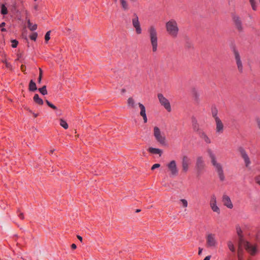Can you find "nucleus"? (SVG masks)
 <instances>
[{
	"instance_id": "4d7b16f0",
	"label": "nucleus",
	"mask_w": 260,
	"mask_h": 260,
	"mask_svg": "<svg viewBox=\"0 0 260 260\" xmlns=\"http://www.w3.org/2000/svg\"><path fill=\"white\" fill-rule=\"evenodd\" d=\"M55 151V149H52L50 151V154H52L53 152Z\"/></svg>"
},
{
	"instance_id": "412c9836",
	"label": "nucleus",
	"mask_w": 260,
	"mask_h": 260,
	"mask_svg": "<svg viewBox=\"0 0 260 260\" xmlns=\"http://www.w3.org/2000/svg\"><path fill=\"white\" fill-rule=\"evenodd\" d=\"M148 151L150 153H151L153 154H159V156H160L162 153L161 150H160L158 148L150 147L148 149Z\"/></svg>"
},
{
	"instance_id": "f3484780",
	"label": "nucleus",
	"mask_w": 260,
	"mask_h": 260,
	"mask_svg": "<svg viewBox=\"0 0 260 260\" xmlns=\"http://www.w3.org/2000/svg\"><path fill=\"white\" fill-rule=\"evenodd\" d=\"M215 122L216 133L219 134L222 133L223 131V124L222 121L219 118H216Z\"/></svg>"
},
{
	"instance_id": "052dcab7",
	"label": "nucleus",
	"mask_w": 260,
	"mask_h": 260,
	"mask_svg": "<svg viewBox=\"0 0 260 260\" xmlns=\"http://www.w3.org/2000/svg\"><path fill=\"white\" fill-rule=\"evenodd\" d=\"M37 115H38L37 114H35V117H37Z\"/></svg>"
},
{
	"instance_id": "c03bdc74",
	"label": "nucleus",
	"mask_w": 260,
	"mask_h": 260,
	"mask_svg": "<svg viewBox=\"0 0 260 260\" xmlns=\"http://www.w3.org/2000/svg\"><path fill=\"white\" fill-rule=\"evenodd\" d=\"M25 69H26V67H25V66H24V65H22V66H21V71H22V72H25Z\"/></svg>"
},
{
	"instance_id": "f704fd0d",
	"label": "nucleus",
	"mask_w": 260,
	"mask_h": 260,
	"mask_svg": "<svg viewBox=\"0 0 260 260\" xmlns=\"http://www.w3.org/2000/svg\"><path fill=\"white\" fill-rule=\"evenodd\" d=\"M212 116L214 118L215 120H216V118H218L217 116V111L216 109H214L212 110Z\"/></svg>"
},
{
	"instance_id": "423d86ee",
	"label": "nucleus",
	"mask_w": 260,
	"mask_h": 260,
	"mask_svg": "<svg viewBox=\"0 0 260 260\" xmlns=\"http://www.w3.org/2000/svg\"><path fill=\"white\" fill-rule=\"evenodd\" d=\"M206 239L207 247L215 248L217 246L218 242L215 234L212 233L207 234Z\"/></svg>"
},
{
	"instance_id": "864d4df0",
	"label": "nucleus",
	"mask_w": 260,
	"mask_h": 260,
	"mask_svg": "<svg viewBox=\"0 0 260 260\" xmlns=\"http://www.w3.org/2000/svg\"><path fill=\"white\" fill-rule=\"evenodd\" d=\"M77 238L81 241H82V238L80 236H77Z\"/></svg>"
},
{
	"instance_id": "bb28decb",
	"label": "nucleus",
	"mask_w": 260,
	"mask_h": 260,
	"mask_svg": "<svg viewBox=\"0 0 260 260\" xmlns=\"http://www.w3.org/2000/svg\"><path fill=\"white\" fill-rule=\"evenodd\" d=\"M193 128L194 131L198 132L199 133L200 132H201L200 130L199 125V124L197 123V121H193Z\"/></svg>"
},
{
	"instance_id": "13d9d810",
	"label": "nucleus",
	"mask_w": 260,
	"mask_h": 260,
	"mask_svg": "<svg viewBox=\"0 0 260 260\" xmlns=\"http://www.w3.org/2000/svg\"><path fill=\"white\" fill-rule=\"evenodd\" d=\"M131 2H136L137 0H129Z\"/></svg>"
},
{
	"instance_id": "2eb2a0df",
	"label": "nucleus",
	"mask_w": 260,
	"mask_h": 260,
	"mask_svg": "<svg viewBox=\"0 0 260 260\" xmlns=\"http://www.w3.org/2000/svg\"><path fill=\"white\" fill-rule=\"evenodd\" d=\"M234 54L238 70L240 73H241L243 71V64L240 54L236 50H234Z\"/></svg>"
},
{
	"instance_id": "5701e85b",
	"label": "nucleus",
	"mask_w": 260,
	"mask_h": 260,
	"mask_svg": "<svg viewBox=\"0 0 260 260\" xmlns=\"http://www.w3.org/2000/svg\"><path fill=\"white\" fill-rule=\"evenodd\" d=\"M37 89L36 84L35 82L33 80H30L29 84V90L30 91H35Z\"/></svg>"
},
{
	"instance_id": "e433bc0d",
	"label": "nucleus",
	"mask_w": 260,
	"mask_h": 260,
	"mask_svg": "<svg viewBox=\"0 0 260 260\" xmlns=\"http://www.w3.org/2000/svg\"><path fill=\"white\" fill-rule=\"evenodd\" d=\"M38 35L37 32L33 33L30 36V38L31 40L36 41Z\"/></svg>"
},
{
	"instance_id": "603ef678",
	"label": "nucleus",
	"mask_w": 260,
	"mask_h": 260,
	"mask_svg": "<svg viewBox=\"0 0 260 260\" xmlns=\"http://www.w3.org/2000/svg\"><path fill=\"white\" fill-rule=\"evenodd\" d=\"M6 25V23L5 22H2L1 24H0V27H2L5 26Z\"/></svg>"
},
{
	"instance_id": "b1692460",
	"label": "nucleus",
	"mask_w": 260,
	"mask_h": 260,
	"mask_svg": "<svg viewBox=\"0 0 260 260\" xmlns=\"http://www.w3.org/2000/svg\"><path fill=\"white\" fill-rule=\"evenodd\" d=\"M127 105L131 108L135 107V102L132 98H129L127 100Z\"/></svg>"
},
{
	"instance_id": "dca6fc26",
	"label": "nucleus",
	"mask_w": 260,
	"mask_h": 260,
	"mask_svg": "<svg viewBox=\"0 0 260 260\" xmlns=\"http://www.w3.org/2000/svg\"><path fill=\"white\" fill-rule=\"evenodd\" d=\"M222 202L224 206L229 209H232L233 207V204L230 197L226 194H223L222 197Z\"/></svg>"
},
{
	"instance_id": "ea45409f",
	"label": "nucleus",
	"mask_w": 260,
	"mask_h": 260,
	"mask_svg": "<svg viewBox=\"0 0 260 260\" xmlns=\"http://www.w3.org/2000/svg\"><path fill=\"white\" fill-rule=\"evenodd\" d=\"M254 180L256 183L260 186V175L256 176L254 178Z\"/></svg>"
},
{
	"instance_id": "4be33fe9",
	"label": "nucleus",
	"mask_w": 260,
	"mask_h": 260,
	"mask_svg": "<svg viewBox=\"0 0 260 260\" xmlns=\"http://www.w3.org/2000/svg\"><path fill=\"white\" fill-rule=\"evenodd\" d=\"M33 100L34 101V102L38 104V105H42L43 104V101L42 99L40 98L39 97V95L38 94H35L34 98H33Z\"/></svg>"
},
{
	"instance_id": "c756f323",
	"label": "nucleus",
	"mask_w": 260,
	"mask_h": 260,
	"mask_svg": "<svg viewBox=\"0 0 260 260\" xmlns=\"http://www.w3.org/2000/svg\"><path fill=\"white\" fill-rule=\"evenodd\" d=\"M228 246L229 248V249L232 252H235V248L234 245V244L231 241H229L228 242Z\"/></svg>"
},
{
	"instance_id": "6e6552de",
	"label": "nucleus",
	"mask_w": 260,
	"mask_h": 260,
	"mask_svg": "<svg viewBox=\"0 0 260 260\" xmlns=\"http://www.w3.org/2000/svg\"><path fill=\"white\" fill-rule=\"evenodd\" d=\"M191 164V159L187 155H183L181 159L182 171L184 173H186Z\"/></svg>"
},
{
	"instance_id": "8fccbe9b",
	"label": "nucleus",
	"mask_w": 260,
	"mask_h": 260,
	"mask_svg": "<svg viewBox=\"0 0 260 260\" xmlns=\"http://www.w3.org/2000/svg\"><path fill=\"white\" fill-rule=\"evenodd\" d=\"M210 258H211V256L208 255V256H207L206 257H205V258L204 259V260H210Z\"/></svg>"
},
{
	"instance_id": "393cba45",
	"label": "nucleus",
	"mask_w": 260,
	"mask_h": 260,
	"mask_svg": "<svg viewBox=\"0 0 260 260\" xmlns=\"http://www.w3.org/2000/svg\"><path fill=\"white\" fill-rule=\"evenodd\" d=\"M192 95L196 101H198L199 99L200 94L196 88L192 89Z\"/></svg>"
},
{
	"instance_id": "f03ea898",
	"label": "nucleus",
	"mask_w": 260,
	"mask_h": 260,
	"mask_svg": "<svg viewBox=\"0 0 260 260\" xmlns=\"http://www.w3.org/2000/svg\"><path fill=\"white\" fill-rule=\"evenodd\" d=\"M207 154L211 159V162L213 166L215 168L217 172L219 179L221 181L224 180L225 177L223 173V170L222 165L218 162L216 159L215 154L211 149H208L207 150Z\"/></svg>"
},
{
	"instance_id": "a878e982",
	"label": "nucleus",
	"mask_w": 260,
	"mask_h": 260,
	"mask_svg": "<svg viewBox=\"0 0 260 260\" xmlns=\"http://www.w3.org/2000/svg\"><path fill=\"white\" fill-rule=\"evenodd\" d=\"M27 26L28 27V28L30 30H35L37 29V24H33L32 23H31L30 21L29 20H28L27 21Z\"/></svg>"
},
{
	"instance_id": "0eeeda50",
	"label": "nucleus",
	"mask_w": 260,
	"mask_h": 260,
	"mask_svg": "<svg viewBox=\"0 0 260 260\" xmlns=\"http://www.w3.org/2000/svg\"><path fill=\"white\" fill-rule=\"evenodd\" d=\"M132 25L135 28L136 32L137 35L142 34V29L141 27L140 22L139 20L138 16L136 13L133 14V18L132 19Z\"/></svg>"
},
{
	"instance_id": "473e14b6",
	"label": "nucleus",
	"mask_w": 260,
	"mask_h": 260,
	"mask_svg": "<svg viewBox=\"0 0 260 260\" xmlns=\"http://www.w3.org/2000/svg\"><path fill=\"white\" fill-rule=\"evenodd\" d=\"M45 102H46V104H47V105L49 107H50V108H52L54 110H56L57 109V107L55 106H54V105H53L52 103H51L48 100H46Z\"/></svg>"
},
{
	"instance_id": "e2e57ef3",
	"label": "nucleus",
	"mask_w": 260,
	"mask_h": 260,
	"mask_svg": "<svg viewBox=\"0 0 260 260\" xmlns=\"http://www.w3.org/2000/svg\"><path fill=\"white\" fill-rule=\"evenodd\" d=\"M259 3H260V0H259Z\"/></svg>"
},
{
	"instance_id": "de8ad7c7",
	"label": "nucleus",
	"mask_w": 260,
	"mask_h": 260,
	"mask_svg": "<svg viewBox=\"0 0 260 260\" xmlns=\"http://www.w3.org/2000/svg\"><path fill=\"white\" fill-rule=\"evenodd\" d=\"M71 247L72 249H75L77 248L76 245L75 244H72L71 245Z\"/></svg>"
},
{
	"instance_id": "6e6d98bb",
	"label": "nucleus",
	"mask_w": 260,
	"mask_h": 260,
	"mask_svg": "<svg viewBox=\"0 0 260 260\" xmlns=\"http://www.w3.org/2000/svg\"><path fill=\"white\" fill-rule=\"evenodd\" d=\"M1 28H2L1 30L2 31H6V29L5 28H2V27H1Z\"/></svg>"
},
{
	"instance_id": "7ed1b4c3",
	"label": "nucleus",
	"mask_w": 260,
	"mask_h": 260,
	"mask_svg": "<svg viewBox=\"0 0 260 260\" xmlns=\"http://www.w3.org/2000/svg\"><path fill=\"white\" fill-rule=\"evenodd\" d=\"M148 32L152 46V52H156L158 48V34L157 29L154 25H150L148 28Z\"/></svg>"
},
{
	"instance_id": "a18cd8bd",
	"label": "nucleus",
	"mask_w": 260,
	"mask_h": 260,
	"mask_svg": "<svg viewBox=\"0 0 260 260\" xmlns=\"http://www.w3.org/2000/svg\"><path fill=\"white\" fill-rule=\"evenodd\" d=\"M18 216L22 219H24V215H23V214L22 213H20L19 214H18Z\"/></svg>"
},
{
	"instance_id": "09e8293b",
	"label": "nucleus",
	"mask_w": 260,
	"mask_h": 260,
	"mask_svg": "<svg viewBox=\"0 0 260 260\" xmlns=\"http://www.w3.org/2000/svg\"><path fill=\"white\" fill-rule=\"evenodd\" d=\"M42 77L39 76V78H38V82L39 83H41V80H42Z\"/></svg>"
},
{
	"instance_id": "3c124183",
	"label": "nucleus",
	"mask_w": 260,
	"mask_h": 260,
	"mask_svg": "<svg viewBox=\"0 0 260 260\" xmlns=\"http://www.w3.org/2000/svg\"><path fill=\"white\" fill-rule=\"evenodd\" d=\"M202 250H203L202 248H199V252H198V253H199V255L201 254Z\"/></svg>"
},
{
	"instance_id": "2f4dec72",
	"label": "nucleus",
	"mask_w": 260,
	"mask_h": 260,
	"mask_svg": "<svg viewBox=\"0 0 260 260\" xmlns=\"http://www.w3.org/2000/svg\"><path fill=\"white\" fill-rule=\"evenodd\" d=\"M180 202L182 203V206L184 208H186L188 206V202L185 199H181Z\"/></svg>"
},
{
	"instance_id": "20e7f679",
	"label": "nucleus",
	"mask_w": 260,
	"mask_h": 260,
	"mask_svg": "<svg viewBox=\"0 0 260 260\" xmlns=\"http://www.w3.org/2000/svg\"><path fill=\"white\" fill-rule=\"evenodd\" d=\"M166 29L167 32L171 37L173 38L177 37L179 28L178 23L175 20L172 19L167 22L166 23Z\"/></svg>"
},
{
	"instance_id": "9b49d317",
	"label": "nucleus",
	"mask_w": 260,
	"mask_h": 260,
	"mask_svg": "<svg viewBox=\"0 0 260 260\" xmlns=\"http://www.w3.org/2000/svg\"><path fill=\"white\" fill-rule=\"evenodd\" d=\"M209 204L213 212H216L217 214L220 213V210L219 208L217 206L216 197L214 194L211 196Z\"/></svg>"
},
{
	"instance_id": "ddd939ff",
	"label": "nucleus",
	"mask_w": 260,
	"mask_h": 260,
	"mask_svg": "<svg viewBox=\"0 0 260 260\" xmlns=\"http://www.w3.org/2000/svg\"><path fill=\"white\" fill-rule=\"evenodd\" d=\"M240 155L244 160L245 167L248 168L251 164V161L246 151L242 148L239 149Z\"/></svg>"
},
{
	"instance_id": "58836bf2",
	"label": "nucleus",
	"mask_w": 260,
	"mask_h": 260,
	"mask_svg": "<svg viewBox=\"0 0 260 260\" xmlns=\"http://www.w3.org/2000/svg\"><path fill=\"white\" fill-rule=\"evenodd\" d=\"M12 47L13 48H16L18 45V41L15 40H13L12 41Z\"/></svg>"
},
{
	"instance_id": "c85d7f7f",
	"label": "nucleus",
	"mask_w": 260,
	"mask_h": 260,
	"mask_svg": "<svg viewBox=\"0 0 260 260\" xmlns=\"http://www.w3.org/2000/svg\"><path fill=\"white\" fill-rule=\"evenodd\" d=\"M60 125L63 127L64 129L68 128V124L67 122L62 119H60Z\"/></svg>"
},
{
	"instance_id": "39448f33",
	"label": "nucleus",
	"mask_w": 260,
	"mask_h": 260,
	"mask_svg": "<svg viewBox=\"0 0 260 260\" xmlns=\"http://www.w3.org/2000/svg\"><path fill=\"white\" fill-rule=\"evenodd\" d=\"M153 135L157 142L162 145H166V139L165 134L161 132L160 129L157 126L154 127Z\"/></svg>"
},
{
	"instance_id": "79ce46f5",
	"label": "nucleus",
	"mask_w": 260,
	"mask_h": 260,
	"mask_svg": "<svg viewBox=\"0 0 260 260\" xmlns=\"http://www.w3.org/2000/svg\"><path fill=\"white\" fill-rule=\"evenodd\" d=\"M160 167V165L159 164H155L151 167V170H153L156 168H158Z\"/></svg>"
},
{
	"instance_id": "37998d69",
	"label": "nucleus",
	"mask_w": 260,
	"mask_h": 260,
	"mask_svg": "<svg viewBox=\"0 0 260 260\" xmlns=\"http://www.w3.org/2000/svg\"><path fill=\"white\" fill-rule=\"evenodd\" d=\"M186 47L188 48H190L192 47V44L191 43L187 42L186 44Z\"/></svg>"
},
{
	"instance_id": "c9c22d12",
	"label": "nucleus",
	"mask_w": 260,
	"mask_h": 260,
	"mask_svg": "<svg viewBox=\"0 0 260 260\" xmlns=\"http://www.w3.org/2000/svg\"><path fill=\"white\" fill-rule=\"evenodd\" d=\"M50 31H48L46 32L45 36V40L46 42L49 40L50 39Z\"/></svg>"
},
{
	"instance_id": "a211bd4d",
	"label": "nucleus",
	"mask_w": 260,
	"mask_h": 260,
	"mask_svg": "<svg viewBox=\"0 0 260 260\" xmlns=\"http://www.w3.org/2000/svg\"><path fill=\"white\" fill-rule=\"evenodd\" d=\"M138 105L141 110L140 114L143 117L144 122L145 123H146L147 122V118L146 114L145 107L142 104H141L140 103H138Z\"/></svg>"
},
{
	"instance_id": "f257e3e1",
	"label": "nucleus",
	"mask_w": 260,
	"mask_h": 260,
	"mask_svg": "<svg viewBox=\"0 0 260 260\" xmlns=\"http://www.w3.org/2000/svg\"><path fill=\"white\" fill-rule=\"evenodd\" d=\"M236 230L237 233L239 236V255H240L241 248L242 247H244L251 255H254L257 251L256 247L244 240L242 235V231L239 226H237Z\"/></svg>"
},
{
	"instance_id": "4468645a",
	"label": "nucleus",
	"mask_w": 260,
	"mask_h": 260,
	"mask_svg": "<svg viewBox=\"0 0 260 260\" xmlns=\"http://www.w3.org/2000/svg\"><path fill=\"white\" fill-rule=\"evenodd\" d=\"M233 20L234 22L236 28L239 32H242L243 30V27L242 23L241 18L237 15H234L233 16Z\"/></svg>"
},
{
	"instance_id": "72a5a7b5",
	"label": "nucleus",
	"mask_w": 260,
	"mask_h": 260,
	"mask_svg": "<svg viewBox=\"0 0 260 260\" xmlns=\"http://www.w3.org/2000/svg\"><path fill=\"white\" fill-rule=\"evenodd\" d=\"M243 247H242L241 248L240 255H239V248L238 249V256L239 260H242Z\"/></svg>"
},
{
	"instance_id": "1a4fd4ad",
	"label": "nucleus",
	"mask_w": 260,
	"mask_h": 260,
	"mask_svg": "<svg viewBox=\"0 0 260 260\" xmlns=\"http://www.w3.org/2000/svg\"><path fill=\"white\" fill-rule=\"evenodd\" d=\"M169 171L170 173L171 176H176L178 174V169L177 167L176 162L175 160H171L169 164L167 165Z\"/></svg>"
},
{
	"instance_id": "9d476101",
	"label": "nucleus",
	"mask_w": 260,
	"mask_h": 260,
	"mask_svg": "<svg viewBox=\"0 0 260 260\" xmlns=\"http://www.w3.org/2000/svg\"><path fill=\"white\" fill-rule=\"evenodd\" d=\"M157 97L161 106H164L168 112H170L171 111V107L168 100H167L161 93H158L157 94Z\"/></svg>"
},
{
	"instance_id": "a19ab883",
	"label": "nucleus",
	"mask_w": 260,
	"mask_h": 260,
	"mask_svg": "<svg viewBox=\"0 0 260 260\" xmlns=\"http://www.w3.org/2000/svg\"><path fill=\"white\" fill-rule=\"evenodd\" d=\"M2 61H3V62L5 63L6 66L7 68H9V69H12V66L10 64V63L8 62L6 60H4Z\"/></svg>"
},
{
	"instance_id": "4c0bfd02",
	"label": "nucleus",
	"mask_w": 260,
	"mask_h": 260,
	"mask_svg": "<svg viewBox=\"0 0 260 260\" xmlns=\"http://www.w3.org/2000/svg\"><path fill=\"white\" fill-rule=\"evenodd\" d=\"M249 1H250L251 5L252 6V9L253 10H255L256 7V5L254 2V0H249Z\"/></svg>"
},
{
	"instance_id": "bf43d9fd",
	"label": "nucleus",
	"mask_w": 260,
	"mask_h": 260,
	"mask_svg": "<svg viewBox=\"0 0 260 260\" xmlns=\"http://www.w3.org/2000/svg\"><path fill=\"white\" fill-rule=\"evenodd\" d=\"M140 211H141L140 209H137L136 212H139Z\"/></svg>"
},
{
	"instance_id": "cd10ccee",
	"label": "nucleus",
	"mask_w": 260,
	"mask_h": 260,
	"mask_svg": "<svg viewBox=\"0 0 260 260\" xmlns=\"http://www.w3.org/2000/svg\"><path fill=\"white\" fill-rule=\"evenodd\" d=\"M38 90L44 95L47 94V90L46 89V85H44L42 87L39 88Z\"/></svg>"
},
{
	"instance_id": "7c9ffc66",
	"label": "nucleus",
	"mask_w": 260,
	"mask_h": 260,
	"mask_svg": "<svg viewBox=\"0 0 260 260\" xmlns=\"http://www.w3.org/2000/svg\"><path fill=\"white\" fill-rule=\"evenodd\" d=\"M1 13L3 15H6L8 13L7 8L4 4L2 5Z\"/></svg>"
},
{
	"instance_id": "6ab92c4d",
	"label": "nucleus",
	"mask_w": 260,
	"mask_h": 260,
	"mask_svg": "<svg viewBox=\"0 0 260 260\" xmlns=\"http://www.w3.org/2000/svg\"><path fill=\"white\" fill-rule=\"evenodd\" d=\"M199 136L206 143L210 144L211 140L210 138L207 136V135L203 132L199 133Z\"/></svg>"
},
{
	"instance_id": "680f3d73",
	"label": "nucleus",
	"mask_w": 260,
	"mask_h": 260,
	"mask_svg": "<svg viewBox=\"0 0 260 260\" xmlns=\"http://www.w3.org/2000/svg\"><path fill=\"white\" fill-rule=\"evenodd\" d=\"M114 1L115 2H116V1H117V0H114Z\"/></svg>"
},
{
	"instance_id": "49530a36",
	"label": "nucleus",
	"mask_w": 260,
	"mask_h": 260,
	"mask_svg": "<svg viewBox=\"0 0 260 260\" xmlns=\"http://www.w3.org/2000/svg\"><path fill=\"white\" fill-rule=\"evenodd\" d=\"M43 71L41 68H39V76L42 77Z\"/></svg>"
},
{
	"instance_id": "f8f14e48",
	"label": "nucleus",
	"mask_w": 260,
	"mask_h": 260,
	"mask_svg": "<svg viewBox=\"0 0 260 260\" xmlns=\"http://www.w3.org/2000/svg\"><path fill=\"white\" fill-rule=\"evenodd\" d=\"M205 167V164L202 156H198L197 158L196 168L198 173H201Z\"/></svg>"
},
{
	"instance_id": "5fc2aeb1",
	"label": "nucleus",
	"mask_w": 260,
	"mask_h": 260,
	"mask_svg": "<svg viewBox=\"0 0 260 260\" xmlns=\"http://www.w3.org/2000/svg\"><path fill=\"white\" fill-rule=\"evenodd\" d=\"M257 126L259 129H260V120L257 121Z\"/></svg>"
},
{
	"instance_id": "aec40b11",
	"label": "nucleus",
	"mask_w": 260,
	"mask_h": 260,
	"mask_svg": "<svg viewBox=\"0 0 260 260\" xmlns=\"http://www.w3.org/2000/svg\"><path fill=\"white\" fill-rule=\"evenodd\" d=\"M122 9L126 11L129 10V7L126 0H120Z\"/></svg>"
}]
</instances>
